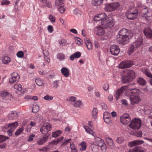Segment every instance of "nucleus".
I'll list each match as a JSON object with an SVG mask.
<instances>
[{
	"label": "nucleus",
	"mask_w": 152,
	"mask_h": 152,
	"mask_svg": "<svg viewBox=\"0 0 152 152\" xmlns=\"http://www.w3.org/2000/svg\"><path fill=\"white\" fill-rule=\"evenodd\" d=\"M118 33V35L117 36V40L120 44L123 45L127 43L129 39L132 37L131 35L129 36V33L128 30L126 28L120 30Z\"/></svg>",
	"instance_id": "obj_1"
},
{
	"label": "nucleus",
	"mask_w": 152,
	"mask_h": 152,
	"mask_svg": "<svg viewBox=\"0 0 152 152\" xmlns=\"http://www.w3.org/2000/svg\"><path fill=\"white\" fill-rule=\"evenodd\" d=\"M127 89H129L131 91L132 95H137V94L139 93V91L136 88H129L126 86H122L120 88L115 91L114 93V96L116 100H118L120 98V96L122 95V93Z\"/></svg>",
	"instance_id": "obj_2"
},
{
	"label": "nucleus",
	"mask_w": 152,
	"mask_h": 152,
	"mask_svg": "<svg viewBox=\"0 0 152 152\" xmlns=\"http://www.w3.org/2000/svg\"><path fill=\"white\" fill-rule=\"evenodd\" d=\"M122 75V82L124 83H127L135 77L134 72L131 70L125 69L123 71Z\"/></svg>",
	"instance_id": "obj_3"
},
{
	"label": "nucleus",
	"mask_w": 152,
	"mask_h": 152,
	"mask_svg": "<svg viewBox=\"0 0 152 152\" xmlns=\"http://www.w3.org/2000/svg\"><path fill=\"white\" fill-rule=\"evenodd\" d=\"M101 25L103 28H111L114 25V20L111 17H107L101 21Z\"/></svg>",
	"instance_id": "obj_4"
},
{
	"label": "nucleus",
	"mask_w": 152,
	"mask_h": 152,
	"mask_svg": "<svg viewBox=\"0 0 152 152\" xmlns=\"http://www.w3.org/2000/svg\"><path fill=\"white\" fill-rule=\"evenodd\" d=\"M127 18L130 20H133L138 16V11L135 8H129L125 14Z\"/></svg>",
	"instance_id": "obj_5"
},
{
	"label": "nucleus",
	"mask_w": 152,
	"mask_h": 152,
	"mask_svg": "<svg viewBox=\"0 0 152 152\" xmlns=\"http://www.w3.org/2000/svg\"><path fill=\"white\" fill-rule=\"evenodd\" d=\"M129 127L133 129H138L141 126V121L139 119L134 118L129 125Z\"/></svg>",
	"instance_id": "obj_6"
},
{
	"label": "nucleus",
	"mask_w": 152,
	"mask_h": 152,
	"mask_svg": "<svg viewBox=\"0 0 152 152\" xmlns=\"http://www.w3.org/2000/svg\"><path fill=\"white\" fill-rule=\"evenodd\" d=\"M120 6L118 2L110 3L105 5V10L107 12L113 11Z\"/></svg>",
	"instance_id": "obj_7"
},
{
	"label": "nucleus",
	"mask_w": 152,
	"mask_h": 152,
	"mask_svg": "<svg viewBox=\"0 0 152 152\" xmlns=\"http://www.w3.org/2000/svg\"><path fill=\"white\" fill-rule=\"evenodd\" d=\"M52 129V126L49 123H45L41 127L40 131L42 134H46Z\"/></svg>",
	"instance_id": "obj_8"
},
{
	"label": "nucleus",
	"mask_w": 152,
	"mask_h": 152,
	"mask_svg": "<svg viewBox=\"0 0 152 152\" xmlns=\"http://www.w3.org/2000/svg\"><path fill=\"white\" fill-rule=\"evenodd\" d=\"M20 78V76L18 73L13 72L11 75V77L9 79V82L11 84L17 83Z\"/></svg>",
	"instance_id": "obj_9"
},
{
	"label": "nucleus",
	"mask_w": 152,
	"mask_h": 152,
	"mask_svg": "<svg viewBox=\"0 0 152 152\" xmlns=\"http://www.w3.org/2000/svg\"><path fill=\"white\" fill-rule=\"evenodd\" d=\"M131 121L129 115L127 113L124 114L120 117V121L123 124L126 125Z\"/></svg>",
	"instance_id": "obj_10"
},
{
	"label": "nucleus",
	"mask_w": 152,
	"mask_h": 152,
	"mask_svg": "<svg viewBox=\"0 0 152 152\" xmlns=\"http://www.w3.org/2000/svg\"><path fill=\"white\" fill-rule=\"evenodd\" d=\"M133 63L129 60L124 61L120 64L119 66L120 68L124 69L128 68L132 66Z\"/></svg>",
	"instance_id": "obj_11"
},
{
	"label": "nucleus",
	"mask_w": 152,
	"mask_h": 152,
	"mask_svg": "<svg viewBox=\"0 0 152 152\" xmlns=\"http://www.w3.org/2000/svg\"><path fill=\"white\" fill-rule=\"evenodd\" d=\"M148 11L147 7L143 8L141 10V14L142 18L146 21H149L150 16L148 15Z\"/></svg>",
	"instance_id": "obj_12"
},
{
	"label": "nucleus",
	"mask_w": 152,
	"mask_h": 152,
	"mask_svg": "<svg viewBox=\"0 0 152 152\" xmlns=\"http://www.w3.org/2000/svg\"><path fill=\"white\" fill-rule=\"evenodd\" d=\"M131 103L132 105L137 104L141 101L140 97L137 95H132L130 97Z\"/></svg>",
	"instance_id": "obj_13"
},
{
	"label": "nucleus",
	"mask_w": 152,
	"mask_h": 152,
	"mask_svg": "<svg viewBox=\"0 0 152 152\" xmlns=\"http://www.w3.org/2000/svg\"><path fill=\"white\" fill-rule=\"evenodd\" d=\"M142 37L140 36L137 41L133 43L130 48H138L142 44Z\"/></svg>",
	"instance_id": "obj_14"
},
{
	"label": "nucleus",
	"mask_w": 152,
	"mask_h": 152,
	"mask_svg": "<svg viewBox=\"0 0 152 152\" xmlns=\"http://www.w3.org/2000/svg\"><path fill=\"white\" fill-rule=\"evenodd\" d=\"M143 32L145 36L147 37L152 39V30L150 28L148 27L145 28L144 29Z\"/></svg>",
	"instance_id": "obj_15"
},
{
	"label": "nucleus",
	"mask_w": 152,
	"mask_h": 152,
	"mask_svg": "<svg viewBox=\"0 0 152 152\" xmlns=\"http://www.w3.org/2000/svg\"><path fill=\"white\" fill-rule=\"evenodd\" d=\"M144 141L142 140H136L129 142L128 145L130 147H132L135 145L143 144Z\"/></svg>",
	"instance_id": "obj_16"
},
{
	"label": "nucleus",
	"mask_w": 152,
	"mask_h": 152,
	"mask_svg": "<svg viewBox=\"0 0 152 152\" xmlns=\"http://www.w3.org/2000/svg\"><path fill=\"white\" fill-rule=\"evenodd\" d=\"M48 139V137L46 135H45L42 138L37 140V144L39 145H42L46 142Z\"/></svg>",
	"instance_id": "obj_17"
},
{
	"label": "nucleus",
	"mask_w": 152,
	"mask_h": 152,
	"mask_svg": "<svg viewBox=\"0 0 152 152\" xmlns=\"http://www.w3.org/2000/svg\"><path fill=\"white\" fill-rule=\"evenodd\" d=\"M81 53L78 51L72 54L69 56V59L71 61H73L75 58H78L80 57L81 56Z\"/></svg>",
	"instance_id": "obj_18"
},
{
	"label": "nucleus",
	"mask_w": 152,
	"mask_h": 152,
	"mask_svg": "<svg viewBox=\"0 0 152 152\" xmlns=\"http://www.w3.org/2000/svg\"><path fill=\"white\" fill-rule=\"evenodd\" d=\"M61 71L64 77H67L69 76V70L67 68L65 67H62L61 70Z\"/></svg>",
	"instance_id": "obj_19"
},
{
	"label": "nucleus",
	"mask_w": 152,
	"mask_h": 152,
	"mask_svg": "<svg viewBox=\"0 0 152 152\" xmlns=\"http://www.w3.org/2000/svg\"><path fill=\"white\" fill-rule=\"evenodd\" d=\"M11 61V58L7 55H5L2 58V61L4 64H8L10 63Z\"/></svg>",
	"instance_id": "obj_20"
},
{
	"label": "nucleus",
	"mask_w": 152,
	"mask_h": 152,
	"mask_svg": "<svg viewBox=\"0 0 152 152\" xmlns=\"http://www.w3.org/2000/svg\"><path fill=\"white\" fill-rule=\"evenodd\" d=\"M94 32L98 35H101L104 34V31L102 28L100 27H96L94 28Z\"/></svg>",
	"instance_id": "obj_21"
},
{
	"label": "nucleus",
	"mask_w": 152,
	"mask_h": 152,
	"mask_svg": "<svg viewBox=\"0 0 152 152\" xmlns=\"http://www.w3.org/2000/svg\"><path fill=\"white\" fill-rule=\"evenodd\" d=\"M8 116L10 120L15 119L17 118L18 114L16 111H12L8 115Z\"/></svg>",
	"instance_id": "obj_22"
},
{
	"label": "nucleus",
	"mask_w": 152,
	"mask_h": 152,
	"mask_svg": "<svg viewBox=\"0 0 152 152\" xmlns=\"http://www.w3.org/2000/svg\"><path fill=\"white\" fill-rule=\"evenodd\" d=\"M110 52L112 55L117 56V55L120 51L119 48H110Z\"/></svg>",
	"instance_id": "obj_23"
},
{
	"label": "nucleus",
	"mask_w": 152,
	"mask_h": 152,
	"mask_svg": "<svg viewBox=\"0 0 152 152\" xmlns=\"http://www.w3.org/2000/svg\"><path fill=\"white\" fill-rule=\"evenodd\" d=\"M104 142L103 140L98 137H96L94 138V144L98 146L100 145Z\"/></svg>",
	"instance_id": "obj_24"
},
{
	"label": "nucleus",
	"mask_w": 152,
	"mask_h": 152,
	"mask_svg": "<svg viewBox=\"0 0 152 152\" xmlns=\"http://www.w3.org/2000/svg\"><path fill=\"white\" fill-rule=\"evenodd\" d=\"M8 125L9 129L12 130V131H14L18 125V122L15 121V122L9 124Z\"/></svg>",
	"instance_id": "obj_25"
},
{
	"label": "nucleus",
	"mask_w": 152,
	"mask_h": 152,
	"mask_svg": "<svg viewBox=\"0 0 152 152\" xmlns=\"http://www.w3.org/2000/svg\"><path fill=\"white\" fill-rule=\"evenodd\" d=\"M132 152H146L145 150L140 146L135 147L133 149Z\"/></svg>",
	"instance_id": "obj_26"
},
{
	"label": "nucleus",
	"mask_w": 152,
	"mask_h": 152,
	"mask_svg": "<svg viewBox=\"0 0 152 152\" xmlns=\"http://www.w3.org/2000/svg\"><path fill=\"white\" fill-rule=\"evenodd\" d=\"M91 147L92 151L94 152H97L99 151V146L94 143L91 145Z\"/></svg>",
	"instance_id": "obj_27"
},
{
	"label": "nucleus",
	"mask_w": 152,
	"mask_h": 152,
	"mask_svg": "<svg viewBox=\"0 0 152 152\" xmlns=\"http://www.w3.org/2000/svg\"><path fill=\"white\" fill-rule=\"evenodd\" d=\"M85 44L87 48H92V45L90 39L87 38H84Z\"/></svg>",
	"instance_id": "obj_28"
},
{
	"label": "nucleus",
	"mask_w": 152,
	"mask_h": 152,
	"mask_svg": "<svg viewBox=\"0 0 152 152\" xmlns=\"http://www.w3.org/2000/svg\"><path fill=\"white\" fill-rule=\"evenodd\" d=\"M35 82L36 84L39 86L44 85L43 80L39 78H37L35 80Z\"/></svg>",
	"instance_id": "obj_29"
},
{
	"label": "nucleus",
	"mask_w": 152,
	"mask_h": 152,
	"mask_svg": "<svg viewBox=\"0 0 152 152\" xmlns=\"http://www.w3.org/2000/svg\"><path fill=\"white\" fill-rule=\"evenodd\" d=\"M80 150L81 151H84L86 150L87 145L86 142L85 141H82L80 144Z\"/></svg>",
	"instance_id": "obj_30"
},
{
	"label": "nucleus",
	"mask_w": 152,
	"mask_h": 152,
	"mask_svg": "<svg viewBox=\"0 0 152 152\" xmlns=\"http://www.w3.org/2000/svg\"><path fill=\"white\" fill-rule=\"evenodd\" d=\"M103 1V0H93V4L94 6H99L102 4Z\"/></svg>",
	"instance_id": "obj_31"
},
{
	"label": "nucleus",
	"mask_w": 152,
	"mask_h": 152,
	"mask_svg": "<svg viewBox=\"0 0 152 152\" xmlns=\"http://www.w3.org/2000/svg\"><path fill=\"white\" fill-rule=\"evenodd\" d=\"M56 142V141L55 140H54L50 142L49 144V147L48 148L50 149L55 148H56V146L58 144H55V142Z\"/></svg>",
	"instance_id": "obj_32"
},
{
	"label": "nucleus",
	"mask_w": 152,
	"mask_h": 152,
	"mask_svg": "<svg viewBox=\"0 0 152 152\" xmlns=\"http://www.w3.org/2000/svg\"><path fill=\"white\" fill-rule=\"evenodd\" d=\"M106 141L109 146H114L113 141L111 138L109 137L107 138L106 139Z\"/></svg>",
	"instance_id": "obj_33"
},
{
	"label": "nucleus",
	"mask_w": 152,
	"mask_h": 152,
	"mask_svg": "<svg viewBox=\"0 0 152 152\" xmlns=\"http://www.w3.org/2000/svg\"><path fill=\"white\" fill-rule=\"evenodd\" d=\"M108 113L107 112H105L104 113V121L107 123H108L110 121V116H106V115Z\"/></svg>",
	"instance_id": "obj_34"
},
{
	"label": "nucleus",
	"mask_w": 152,
	"mask_h": 152,
	"mask_svg": "<svg viewBox=\"0 0 152 152\" xmlns=\"http://www.w3.org/2000/svg\"><path fill=\"white\" fill-rule=\"evenodd\" d=\"M1 95L3 97H6L8 96H11V94L10 93L6 91H3L1 92Z\"/></svg>",
	"instance_id": "obj_35"
},
{
	"label": "nucleus",
	"mask_w": 152,
	"mask_h": 152,
	"mask_svg": "<svg viewBox=\"0 0 152 152\" xmlns=\"http://www.w3.org/2000/svg\"><path fill=\"white\" fill-rule=\"evenodd\" d=\"M62 133V132L60 130H58L52 133V137H56L60 136Z\"/></svg>",
	"instance_id": "obj_36"
},
{
	"label": "nucleus",
	"mask_w": 152,
	"mask_h": 152,
	"mask_svg": "<svg viewBox=\"0 0 152 152\" xmlns=\"http://www.w3.org/2000/svg\"><path fill=\"white\" fill-rule=\"evenodd\" d=\"M57 58L60 61H62L65 58V55L62 53H58L57 55Z\"/></svg>",
	"instance_id": "obj_37"
},
{
	"label": "nucleus",
	"mask_w": 152,
	"mask_h": 152,
	"mask_svg": "<svg viewBox=\"0 0 152 152\" xmlns=\"http://www.w3.org/2000/svg\"><path fill=\"white\" fill-rule=\"evenodd\" d=\"M24 130V127H22L21 128L18 129L16 131L15 134V135L17 136H18Z\"/></svg>",
	"instance_id": "obj_38"
},
{
	"label": "nucleus",
	"mask_w": 152,
	"mask_h": 152,
	"mask_svg": "<svg viewBox=\"0 0 152 152\" xmlns=\"http://www.w3.org/2000/svg\"><path fill=\"white\" fill-rule=\"evenodd\" d=\"M14 87L15 89L18 90L19 91H21L22 90V86L20 84H15L14 85Z\"/></svg>",
	"instance_id": "obj_39"
},
{
	"label": "nucleus",
	"mask_w": 152,
	"mask_h": 152,
	"mask_svg": "<svg viewBox=\"0 0 152 152\" xmlns=\"http://www.w3.org/2000/svg\"><path fill=\"white\" fill-rule=\"evenodd\" d=\"M137 82L138 83L142 85H145L146 83L145 80L141 77L139 78L137 80Z\"/></svg>",
	"instance_id": "obj_40"
},
{
	"label": "nucleus",
	"mask_w": 152,
	"mask_h": 152,
	"mask_svg": "<svg viewBox=\"0 0 152 152\" xmlns=\"http://www.w3.org/2000/svg\"><path fill=\"white\" fill-rule=\"evenodd\" d=\"M124 138L121 136L117 137L116 139V142L119 144L122 143L124 141Z\"/></svg>",
	"instance_id": "obj_41"
},
{
	"label": "nucleus",
	"mask_w": 152,
	"mask_h": 152,
	"mask_svg": "<svg viewBox=\"0 0 152 152\" xmlns=\"http://www.w3.org/2000/svg\"><path fill=\"white\" fill-rule=\"evenodd\" d=\"M39 109V107L37 105H34L33 107L32 112L34 113H36L38 112Z\"/></svg>",
	"instance_id": "obj_42"
},
{
	"label": "nucleus",
	"mask_w": 152,
	"mask_h": 152,
	"mask_svg": "<svg viewBox=\"0 0 152 152\" xmlns=\"http://www.w3.org/2000/svg\"><path fill=\"white\" fill-rule=\"evenodd\" d=\"M59 5V7L58 9V11L61 13H63L65 11V9L63 7L64 4L62 5L61 4H60Z\"/></svg>",
	"instance_id": "obj_43"
},
{
	"label": "nucleus",
	"mask_w": 152,
	"mask_h": 152,
	"mask_svg": "<svg viewBox=\"0 0 152 152\" xmlns=\"http://www.w3.org/2000/svg\"><path fill=\"white\" fill-rule=\"evenodd\" d=\"M99 147H100L101 150L103 152L106 151V146L104 143V142H103V144H101V145L99 146Z\"/></svg>",
	"instance_id": "obj_44"
},
{
	"label": "nucleus",
	"mask_w": 152,
	"mask_h": 152,
	"mask_svg": "<svg viewBox=\"0 0 152 152\" xmlns=\"http://www.w3.org/2000/svg\"><path fill=\"white\" fill-rule=\"evenodd\" d=\"M9 139V137H8L0 135V143L4 141Z\"/></svg>",
	"instance_id": "obj_45"
},
{
	"label": "nucleus",
	"mask_w": 152,
	"mask_h": 152,
	"mask_svg": "<svg viewBox=\"0 0 152 152\" xmlns=\"http://www.w3.org/2000/svg\"><path fill=\"white\" fill-rule=\"evenodd\" d=\"M59 44L60 45L62 46L66 44V40L64 39H61L59 40L58 41Z\"/></svg>",
	"instance_id": "obj_46"
},
{
	"label": "nucleus",
	"mask_w": 152,
	"mask_h": 152,
	"mask_svg": "<svg viewBox=\"0 0 152 152\" xmlns=\"http://www.w3.org/2000/svg\"><path fill=\"white\" fill-rule=\"evenodd\" d=\"M81 104V102L80 100L76 101L74 104V106L76 107H79Z\"/></svg>",
	"instance_id": "obj_47"
},
{
	"label": "nucleus",
	"mask_w": 152,
	"mask_h": 152,
	"mask_svg": "<svg viewBox=\"0 0 152 152\" xmlns=\"http://www.w3.org/2000/svg\"><path fill=\"white\" fill-rule=\"evenodd\" d=\"M99 17L101 19V21H102L103 19H105L107 17L106 14L104 12H103L101 14H98Z\"/></svg>",
	"instance_id": "obj_48"
},
{
	"label": "nucleus",
	"mask_w": 152,
	"mask_h": 152,
	"mask_svg": "<svg viewBox=\"0 0 152 152\" xmlns=\"http://www.w3.org/2000/svg\"><path fill=\"white\" fill-rule=\"evenodd\" d=\"M16 55L18 58H22L24 56V53L21 51H19L17 53Z\"/></svg>",
	"instance_id": "obj_49"
},
{
	"label": "nucleus",
	"mask_w": 152,
	"mask_h": 152,
	"mask_svg": "<svg viewBox=\"0 0 152 152\" xmlns=\"http://www.w3.org/2000/svg\"><path fill=\"white\" fill-rule=\"evenodd\" d=\"M49 19L51 22L52 23H54L55 22L56 18L54 16L50 15L49 16Z\"/></svg>",
	"instance_id": "obj_50"
},
{
	"label": "nucleus",
	"mask_w": 152,
	"mask_h": 152,
	"mask_svg": "<svg viewBox=\"0 0 152 152\" xmlns=\"http://www.w3.org/2000/svg\"><path fill=\"white\" fill-rule=\"evenodd\" d=\"M55 4L56 5L59 6L60 4L62 5L64 4V0H56V1Z\"/></svg>",
	"instance_id": "obj_51"
},
{
	"label": "nucleus",
	"mask_w": 152,
	"mask_h": 152,
	"mask_svg": "<svg viewBox=\"0 0 152 152\" xmlns=\"http://www.w3.org/2000/svg\"><path fill=\"white\" fill-rule=\"evenodd\" d=\"M75 42L78 45H81L83 43V41L80 38L76 37L75 39Z\"/></svg>",
	"instance_id": "obj_52"
},
{
	"label": "nucleus",
	"mask_w": 152,
	"mask_h": 152,
	"mask_svg": "<svg viewBox=\"0 0 152 152\" xmlns=\"http://www.w3.org/2000/svg\"><path fill=\"white\" fill-rule=\"evenodd\" d=\"M44 98L45 100L50 101L52 100L53 98V97L51 96L47 95L44 97Z\"/></svg>",
	"instance_id": "obj_53"
},
{
	"label": "nucleus",
	"mask_w": 152,
	"mask_h": 152,
	"mask_svg": "<svg viewBox=\"0 0 152 152\" xmlns=\"http://www.w3.org/2000/svg\"><path fill=\"white\" fill-rule=\"evenodd\" d=\"M41 2L40 5L41 7H46L45 4L47 2V0H41Z\"/></svg>",
	"instance_id": "obj_54"
},
{
	"label": "nucleus",
	"mask_w": 152,
	"mask_h": 152,
	"mask_svg": "<svg viewBox=\"0 0 152 152\" xmlns=\"http://www.w3.org/2000/svg\"><path fill=\"white\" fill-rule=\"evenodd\" d=\"M35 137V135L34 134H32L29 135L28 137V139L27 140V141L28 142H30L32 141L34 138Z\"/></svg>",
	"instance_id": "obj_55"
},
{
	"label": "nucleus",
	"mask_w": 152,
	"mask_h": 152,
	"mask_svg": "<svg viewBox=\"0 0 152 152\" xmlns=\"http://www.w3.org/2000/svg\"><path fill=\"white\" fill-rule=\"evenodd\" d=\"M98 111L96 108H94L92 110V115L94 116V118H96L97 114Z\"/></svg>",
	"instance_id": "obj_56"
},
{
	"label": "nucleus",
	"mask_w": 152,
	"mask_h": 152,
	"mask_svg": "<svg viewBox=\"0 0 152 152\" xmlns=\"http://www.w3.org/2000/svg\"><path fill=\"white\" fill-rule=\"evenodd\" d=\"M144 73L147 77L151 78L152 77V74L148 70H145Z\"/></svg>",
	"instance_id": "obj_57"
},
{
	"label": "nucleus",
	"mask_w": 152,
	"mask_h": 152,
	"mask_svg": "<svg viewBox=\"0 0 152 152\" xmlns=\"http://www.w3.org/2000/svg\"><path fill=\"white\" fill-rule=\"evenodd\" d=\"M135 135L138 137H141L142 136V133L141 131H138L135 134Z\"/></svg>",
	"instance_id": "obj_58"
},
{
	"label": "nucleus",
	"mask_w": 152,
	"mask_h": 152,
	"mask_svg": "<svg viewBox=\"0 0 152 152\" xmlns=\"http://www.w3.org/2000/svg\"><path fill=\"white\" fill-rule=\"evenodd\" d=\"M134 48H129L128 50L127 53L130 56L134 52Z\"/></svg>",
	"instance_id": "obj_59"
},
{
	"label": "nucleus",
	"mask_w": 152,
	"mask_h": 152,
	"mask_svg": "<svg viewBox=\"0 0 152 152\" xmlns=\"http://www.w3.org/2000/svg\"><path fill=\"white\" fill-rule=\"evenodd\" d=\"M71 140V139H69L67 140L64 142L62 145H68V144H70V143H71V142H70Z\"/></svg>",
	"instance_id": "obj_60"
},
{
	"label": "nucleus",
	"mask_w": 152,
	"mask_h": 152,
	"mask_svg": "<svg viewBox=\"0 0 152 152\" xmlns=\"http://www.w3.org/2000/svg\"><path fill=\"white\" fill-rule=\"evenodd\" d=\"M38 72L40 75H44L46 74L44 71V70L41 68L39 69L38 70Z\"/></svg>",
	"instance_id": "obj_61"
},
{
	"label": "nucleus",
	"mask_w": 152,
	"mask_h": 152,
	"mask_svg": "<svg viewBox=\"0 0 152 152\" xmlns=\"http://www.w3.org/2000/svg\"><path fill=\"white\" fill-rule=\"evenodd\" d=\"M98 14L95 15L94 18V20L95 21H99L101 20V19L100 18V17L98 16Z\"/></svg>",
	"instance_id": "obj_62"
},
{
	"label": "nucleus",
	"mask_w": 152,
	"mask_h": 152,
	"mask_svg": "<svg viewBox=\"0 0 152 152\" xmlns=\"http://www.w3.org/2000/svg\"><path fill=\"white\" fill-rule=\"evenodd\" d=\"M103 88L105 91L107 90L109 88V85L108 83H104L103 86Z\"/></svg>",
	"instance_id": "obj_63"
},
{
	"label": "nucleus",
	"mask_w": 152,
	"mask_h": 152,
	"mask_svg": "<svg viewBox=\"0 0 152 152\" xmlns=\"http://www.w3.org/2000/svg\"><path fill=\"white\" fill-rule=\"evenodd\" d=\"M64 139V137H61L55 139V140L56 141V142H55V144H58L59 142L61 141Z\"/></svg>",
	"instance_id": "obj_64"
}]
</instances>
